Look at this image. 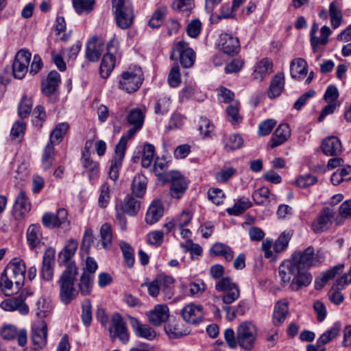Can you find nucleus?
Wrapping results in <instances>:
<instances>
[{"instance_id":"obj_1","label":"nucleus","mask_w":351,"mask_h":351,"mask_svg":"<svg viewBox=\"0 0 351 351\" xmlns=\"http://www.w3.org/2000/svg\"><path fill=\"white\" fill-rule=\"evenodd\" d=\"M77 246L76 240L70 239L58 254L59 264L65 265V269L58 280L60 300L65 305L69 304L78 295V291L75 287L78 269L75 262L70 261L75 255Z\"/></svg>"},{"instance_id":"obj_2","label":"nucleus","mask_w":351,"mask_h":351,"mask_svg":"<svg viewBox=\"0 0 351 351\" xmlns=\"http://www.w3.org/2000/svg\"><path fill=\"white\" fill-rule=\"evenodd\" d=\"M278 275L282 285H289L293 291L307 287L313 280L311 273L300 268L291 257L280 265Z\"/></svg>"},{"instance_id":"obj_3","label":"nucleus","mask_w":351,"mask_h":351,"mask_svg":"<svg viewBox=\"0 0 351 351\" xmlns=\"http://www.w3.org/2000/svg\"><path fill=\"white\" fill-rule=\"evenodd\" d=\"M325 257V252L322 249L315 252L313 246H308L302 251H295L291 255L297 265L306 271H308L311 267L320 265Z\"/></svg>"},{"instance_id":"obj_4","label":"nucleus","mask_w":351,"mask_h":351,"mask_svg":"<svg viewBox=\"0 0 351 351\" xmlns=\"http://www.w3.org/2000/svg\"><path fill=\"white\" fill-rule=\"evenodd\" d=\"M112 3L117 25L123 29L129 28L134 16L132 3L126 0H112Z\"/></svg>"},{"instance_id":"obj_5","label":"nucleus","mask_w":351,"mask_h":351,"mask_svg":"<svg viewBox=\"0 0 351 351\" xmlns=\"http://www.w3.org/2000/svg\"><path fill=\"white\" fill-rule=\"evenodd\" d=\"M143 81V73L139 66H134L121 73L119 81V88L128 93L139 89Z\"/></svg>"},{"instance_id":"obj_6","label":"nucleus","mask_w":351,"mask_h":351,"mask_svg":"<svg viewBox=\"0 0 351 351\" xmlns=\"http://www.w3.org/2000/svg\"><path fill=\"white\" fill-rule=\"evenodd\" d=\"M195 53L193 49L189 47V44L180 40L171 49L170 59L178 60L179 59L183 68L189 69L194 65L195 61Z\"/></svg>"},{"instance_id":"obj_7","label":"nucleus","mask_w":351,"mask_h":351,"mask_svg":"<svg viewBox=\"0 0 351 351\" xmlns=\"http://www.w3.org/2000/svg\"><path fill=\"white\" fill-rule=\"evenodd\" d=\"M238 345L243 350L253 349L257 337L256 326L250 322L241 323L237 329Z\"/></svg>"},{"instance_id":"obj_8","label":"nucleus","mask_w":351,"mask_h":351,"mask_svg":"<svg viewBox=\"0 0 351 351\" xmlns=\"http://www.w3.org/2000/svg\"><path fill=\"white\" fill-rule=\"evenodd\" d=\"M217 291L224 292L222 301L225 304H230L240 296V290L237 284L232 282L230 277H224L215 284Z\"/></svg>"},{"instance_id":"obj_9","label":"nucleus","mask_w":351,"mask_h":351,"mask_svg":"<svg viewBox=\"0 0 351 351\" xmlns=\"http://www.w3.org/2000/svg\"><path fill=\"white\" fill-rule=\"evenodd\" d=\"M32 54L25 49H21L16 54L12 64V75L15 78L23 79L28 71Z\"/></svg>"},{"instance_id":"obj_10","label":"nucleus","mask_w":351,"mask_h":351,"mask_svg":"<svg viewBox=\"0 0 351 351\" xmlns=\"http://www.w3.org/2000/svg\"><path fill=\"white\" fill-rule=\"evenodd\" d=\"M112 326L109 329L112 339L118 338L123 343L128 342L130 335L122 316L119 313H114L111 318Z\"/></svg>"},{"instance_id":"obj_11","label":"nucleus","mask_w":351,"mask_h":351,"mask_svg":"<svg viewBox=\"0 0 351 351\" xmlns=\"http://www.w3.org/2000/svg\"><path fill=\"white\" fill-rule=\"evenodd\" d=\"M41 221L47 228L54 229L60 228L62 225L69 224L68 221V213L64 208H60L57 213H45Z\"/></svg>"},{"instance_id":"obj_12","label":"nucleus","mask_w":351,"mask_h":351,"mask_svg":"<svg viewBox=\"0 0 351 351\" xmlns=\"http://www.w3.org/2000/svg\"><path fill=\"white\" fill-rule=\"evenodd\" d=\"M31 339L35 349L44 348L47 341V326L45 321L39 320L32 327Z\"/></svg>"},{"instance_id":"obj_13","label":"nucleus","mask_w":351,"mask_h":351,"mask_svg":"<svg viewBox=\"0 0 351 351\" xmlns=\"http://www.w3.org/2000/svg\"><path fill=\"white\" fill-rule=\"evenodd\" d=\"M125 141H119L115 147L114 159L112 160L108 172L109 178L115 181L119 178V169L122 166L123 160L125 153Z\"/></svg>"},{"instance_id":"obj_14","label":"nucleus","mask_w":351,"mask_h":351,"mask_svg":"<svg viewBox=\"0 0 351 351\" xmlns=\"http://www.w3.org/2000/svg\"><path fill=\"white\" fill-rule=\"evenodd\" d=\"M181 314L186 322L193 325H197L201 323L204 316L202 306L193 303L186 305L182 309Z\"/></svg>"},{"instance_id":"obj_15","label":"nucleus","mask_w":351,"mask_h":351,"mask_svg":"<svg viewBox=\"0 0 351 351\" xmlns=\"http://www.w3.org/2000/svg\"><path fill=\"white\" fill-rule=\"evenodd\" d=\"M334 217V210L330 208H324L312 224L313 231L320 233L327 230L332 225Z\"/></svg>"},{"instance_id":"obj_16","label":"nucleus","mask_w":351,"mask_h":351,"mask_svg":"<svg viewBox=\"0 0 351 351\" xmlns=\"http://www.w3.org/2000/svg\"><path fill=\"white\" fill-rule=\"evenodd\" d=\"M31 210V204L25 192L21 190L13 206L12 215L16 220L23 219Z\"/></svg>"},{"instance_id":"obj_17","label":"nucleus","mask_w":351,"mask_h":351,"mask_svg":"<svg viewBox=\"0 0 351 351\" xmlns=\"http://www.w3.org/2000/svg\"><path fill=\"white\" fill-rule=\"evenodd\" d=\"M81 162L84 169L83 173L86 174L90 182L95 181L99 176V164L94 161L90 156L88 151L84 152L81 158Z\"/></svg>"},{"instance_id":"obj_18","label":"nucleus","mask_w":351,"mask_h":351,"mask_svg":"<svg viewBox=\"0 0 351 351\" xmlns=\"http://www.w3.org/2000/svg\"><path fill=\"white\" fill-rule=\"evenodd\" d=\"M318 25L316 23H314L312 25L310 35V41L314 53L317 51V47L319 45H325L327 44L328 41V37L331 34L330 28L328 26L324 25L320 29V37H317L316 33Z\"/></svg>"},{"instance_id":"obj_19","label":"nucleus","mask_w":351,"mask_h":351,"mask_svg":"<svg viewBox=\"0 0 351 351\" xmlns=\"http://www.w3.org/2000/svg\"><path fill=\"white\" fill-rule=\"evenodd\" d=\"M219 45L222 51L228 55L236 54L240 50L239 38L227 33L220 35Z\"/></svg>"},{"instance_id":"obj_20","label":"nucleus","mask_w":351,"mask_h":351,"mask_svg":"<svg viewBox=\"0 0 351 351\" xmlns=\"http://www.w3.org/2000/svg\"><path fill=\"white\" fill-rule=\"evenodd\" d=\"M1 337L6 340H12L17 338L18 344L20 346H24L27 343V335L25 329H21L19 332L16 328L13 325H5L1 330Z\"/></svg>"},{"instance_id":"obj_21","label":"nucleus","mask_w":351,"mask_h":351,"mask_svg":"<svg viewBox=\"0 0 351 351\" xmlns=\"http://www.w3.org/2000/svg\"><path fill=\"white\" fill-rule=\"evenodd\" d=\"M169 193L172 197L180 199L187 189L186 179L178 172H174L171 177Z\"/></svg>"},{"instance_id":"obj_22","label":"nucleus","mask_w":351,"mask_h":351,"mask_svg":"<svg viewBox=\"0 0 351 351\" xmlns=\"http://www.w3.org/2000/svg\"><path fill=\"white\" fill-rule=\"evenodd\" d=\"M322 152L327 156H337L342 152V145L340 140L335 136L326 137L321 145Z\"/></svg>"},{"instance_id":"obj_23","label":"nucleus","mask_w":351,"mask_h":351,"mask_svg":"<svg viewBox=\"0 0 351 351\" xmlns=\"http://www.w3.org/2000/svg\"><path fill=\"white\" fill-rule=\"evenodd\" d=\"M128 319L130 326L137 337L147 340H153L156 337L155 331L149 326L141 324L138 319L130 315H128Z\"/></svg>"},{"instance_id":"obj_24","label":"nucleus","mask_w":351,"mask_h":351,"mask_svg":"<svg viewBox=\"0 0 351 351\" xmlns=\"http://www.w3.org/2000/svg\"><path fill=\"white\" fill-rule=\"evenodd\" d=\"M55 263V250L47 249L43 255L42 277L44 280L49 281L53 276V265Z\"/></svg>"},{"instance_id":"obj_25","label":"nucleus","mask_w":351,"mask_h":351,"mask_svg":"<svg viewBox=\"0 0 351 351\" xmlns=\"http://www.w3.org/2000/svg\"><path fill=\"white\" fill-rule=\"evenodd\" d=\"M104 49V43L96 36H93L86 44V58L90 62L97 61L101 57Z\"/></svg>"},{"instance_id":"obj_26","label":"nucleus","mask_w":351,"mask_h":351,"mask_svg":"<svg viewBox=\"0 0 351 351\" xmlns=\"http://www.w3.org/2000/svg\"><path fill=\"white\" fill-rule=\"evenodd\" d=\"M289 315V302L286 299H282L276 302L274 306L272 323L274 326H281Z\"/></svg>"},{"instance_id":"obj_27","label":"nucleus","mask_w":351,"mask_h":351,"mask_svg":"<svg viewBox=\"0 0 351 351\" xmlns=\"http://www.w3.org/2000/svg\"><path fill=\"white\" fill-rule=\"evenodd\" d=\"M169 308L165 304H157L148 314L149 321L154 326H159L169 318Z\"/></svg>"},{"instance_id":"obj_28","label":"nucleus","mask_w":351,"mask_h":351,"mask_svg":"<svg viewBox=\"0 0 351 351\" xmlns=\"http://www.w3.org/2000/svg\"><path fill=\"white\" fill-rule=\"evenodd\" d=\"M0 307L7 311H18L23 315H25L29 312V308L22 297H15L5 300L0 304Z\"/></svg>"},{"instance_id":"obj_29","label":"nucleus","mask_w":351,"mask_h":351,"mask_svg":"<svg viewBox=\"0 0 351 351\" xmlns=\"http://www.w3.org/2000/svg\"><path fill=\"white\" fill-rule=\"evenodd\" d=\"M60 82V74L56 71H51L45 80L42 82L41 88L42 92L46 96H50L53 94Z\"/></svg>"},{"instance_id":"obj_30","label":"nucleus","mask_w":351,"mask_h":351,"mask_svg":"<svg viewBox=\"0 0 351 351\" xmlns=\"http://www.w3.org/2000/svg\"><path fill=\"white\" fill-rule=\"evenodd\" d=\"M291 136V130L288 124H280L276 128L270 140V147L275 148L285 143Z\"/></svg>"},{"instance_id":"obj_31","label":"nucleus","mask_w":351,"mask_h":351,"mask_svg":"<svg viewBox=\"0 0 351 351\" xmlns=\"http://www.w3.org/2000/svg\"><path fill=\"white\" fill-rule=\"evenodd\" d=\"M4 269L14 276V277L17 278L19 281L25 282L26 266L23 260L14 258L7 265Z\"/></svg>"},{"instance_id":"obj_32","label":"nucleus","mask_w":351,"mask_h":351,"mask_svg":"<svg viewBox=\"0 0 351 351\" xmlns=\"http://www.w3.org/2000/svg\"><path fill=\"white\" fill-rule=\"evenodd\" d=\"M27 242L30 250L37 247L41 243L43 234L41 226L38 223L31 224L26 232Z\"/></svg>"},{"instance_id":"obj_33","label":"nucleus","mask_w":351,"mask_h":351,"mask_svg":"<svg viewBox=\"0 0 351 351\" xmlns=\"http://www.w3.org/2000/svg\"><path fill=\"white\" fill-rule=\"evenodd\" d=\"M164 207L160 200H155L149 206L146 215L145 221L147 224L152 225L156 223L163 215Z\"/></svg>"},{"instance_id":"obj_34","label":"nucleus","mask_w":351,"mask_h":351,"mask_svg":"<svg viewBox=\"0 0 351 351\" xmlns=\"http://www.w3.org/2000/svg\"><path fill=\"white\" fill-rule=\"evenodd\" d=\"M307 63L301 58L293 59L290 64L291 75L294 79H302L307 74Z\"/></svg>"},{"instance_id":"obj_35","label":"nucleus","mask_w":351,"mask_h":351,"mask_svg":"<svg viewBox=\"0 0 351 351\" xmlns=\"http://www.w3.org/2000/svg\"><path fill=\"white\" fill-rule=\"evenodd\" d=\"M285 77L282 73H278L272 79L269 90L268 97L269 98H276L280 95L284 90Z\"/></svg>"},{"instance_id":"obj_36","label":"nucleus","mask_w":351,"mask_h":351,"mask_svg":"<svg viewBox=\"0 0 351 351\" xmlns=\"http://www.w3.org/2000/svg\"><path fill=\"white\" fill-rule=\"evenodd\" d=\"M272 66L273 64L271 60L263 58L256 64L253 73V78L262 81L267 74L272 72Z\"/></svg>"},{"instance_id":"obj_37","label":"nucleus","mask_w":351,"mask_h":351,"mask_svg":"<svg viewBox=\"0 0 351 351\" xmlns=\"http://www.w3.org/2000/svg\"><path fill=\"white\" fill-rule=\"evenodd\" d=\"M147 184V178L143 174L137 173L134 176L132 184V193L138 197H143L146 191Z\"/></svg>"},{"instance_id":"obj_38","label":"nucleus","mask_w":351,"mask_h":351,"mask_svg":"<svg viewBox=\"0 0 351 351\" xmlns=\"http://www.w3.org/2000/svg\"><path fill=\"white\" fill-rule=\"evenodd\" d=\"M341 330V324L339 322H336L333 326L325 332H324L318 339L317 344L318 346L324 347L325 345L328 344L335 339L339 334Z\"/></svg>"},{"instance_id":"obj_39","label":"nucleus","mask_w":351,"mask_h":351,"mask_svg":"<svg viewBox=\"0 0 351 351\" xmlns=\"http://www.w3.org/2000/svg\"><path fill=\"white\" fill-rule=\"evenodd\" d=\"M160 290L164 295V299H171L174 295L175 280L172 277L165 275H160Z\"/></svg>"},{"instance_id":"obj_40","label":"nucleus","mask_w":351,"mask_h":351,"mask_svg":"<svg viewBox=\"0 0 351 351\" xmlns=\"http://www.w3.org/2000/svg\"><path fill=\"white\" fill-rule=\"evenodd\" d=\"M93 282L94 276H92L91 274L90 276L88 273H82L77 285L79 290L76 289L75 290L78 291V293L80 292L82 295H88L92 292Z\"/></svg>"},{"instance_id":"obj_41","label":"nucleus","mask_w":351,"mask_h":351,"mask_svg":"<svg viewBox=\"0 0 351 351\" xmlns=\"http://www.w3.org/2000/svg\"><path fill=\"white\" fill-rule=\"evenodd\" d=\"M69 128V125L67 123H60L58 124L54 130L51 132L50 140L48 143L51 145L59 144L64 136L66 134Z\"/></svg>"},{"instance_id":"obj_42","label":"nucleus","mask_w":351,"mask_h":351,"mask_svg":"<svg viewBox=\"0 0 351 351\" xmlns=\"http://www.w3.org/2000/svg\"><path fill=\"white\" fill-rule=\"evenodd\" d=\"M141 207V203L132 196L128 195L125 196L122 205L123 211L130 216L136 215Z\"/></svg>"},{"instance_id":"obj_43","label":"nucleus","mask_w":351,"mask_h":351,"mask_svg":"<svg viewBox=\"0 0 351 351\" xmlns=\"http://www.w3.org/2000/svg\"><path fill=\"white\" fill-rule=\"evenodd\" d=\"M116 58L114 56L105 54L100 65V75L103 78H107L115 66Z\"/></svg>"},{"instance_id":"obj_44","label":"nucleus","mask_w":351,"mask_h":351,"mask_svg":"<svg viewBox=\"0 0 351 351\" xmlns=\"http://www.w3.org/2000/svg\"><path fill=\"white\" fill-rule=\"evenodd\" d=\"M210 253L214 256H223L227 261H232L234 256V252L231 248L221 243L214 244L210 249Z\"/></svg>"},{"instance_id":"obj_45","label":"nucleus","mask_w":351,"mask_h":351,"mask_svg":"<svg viewBox=\"0 0 351 351\" xmlns=\"http://www.w3.org/2000/svg\"><path fill=\"white\" fill-rule=\"evenodd\" d=\"M171 104L172 101L169 96H160L155 103L154 112L158 115H165L169 111Z\"/></svg>"},{"instance_id":"obj_46","label":"nucleus","mask_w":351,"mask_h":351,"mask_svg":"<svg viewBox=\"0 0 351 351\" xmlns=\"http://www.w3.org/2000/svg\"><path fill=\"white\" fill-rule=\"evenodd\" d=\"M145 119V114L143 110L136 108L132 109L127 116L128 123L132 126H136L142 128Z\"/></svg>"},{"instance_id":"obj_47","label":"nucleus","mask_w":351,"mask_h":351,"mask_svg":"<svg viewBox=\"0 0 351 351\" xmlns=\"http://www.w3.org/2000/svg\"><path fill=\"white\" fill-rule=\"evenodd\" d=\"M54 147L50 143H47L45 146L42 156V167L44 170H49L54 161Z\"/></svg>"},{"instance_id":"obj_48","label":"nucleus","mask_w":351,"mask_h":351,"mask_svg":"<svg viewBox=\"0 0 351 351\" xmlns=\"http://www.w3.org/2000/svg\"><path fill=\"white\" fill-rule=\"evenodd\" d=\"M251 206L252 202L248 198L241 197L233 207L227 209V213L230 215H239Z\"/></svg>"},{"instance_id":"obj_49","label":"nucleus","mask_w":351,"mask_h":351,"mask_svg":"<svg viewBox=\"0 0 351 351\" xmlns=\"http://www.w3.org/2000/svg\"><path fill=\"white\" fill-rule=\"evenodd\" d=\"M180 326L179 323H169L165 326V330L170 338L177 339L186 336L189 333V331L183 330Z\"/></svg>"},{"instance_id":"obj_50","label":"nucleus","mask_w":351,"mask_h":351,"mask_svg":"<svg viewBox=\"0 0 351 351\" xmlns=\"http://www.w3.org/2000/svg\"><path fill=\"white\" fill-rule=\"evenodd\" d=\"M101 245L105 249H110L112 245V234L109 223H104L100 228Z\"/></svg>"},{"instance_id":"obj_51","label":"nucleus","mask_w":351,"mask_h":351,"mask_svg":"<svg viewBox=\"0 0 351 351\" xmlns=\"http://www.w3.org/2000/svg\"><path fill=\"white\" fill-rule=\"evenodd\" d=\"M329 16L332 27L335 29L340 26L342 21V13L336 5L335 1L330 3L329 6Z\"/></svg>"},{"instance_id":"obj_52","label":"nucleus","mask_w":351,"mask_h":351,"mask_svg":"<svg viewBox=\"0 0 351 351\" xmlns=\"http://www.w3.org/2000/svg\"><path fill=\"white\" fill-rule=\"evenodd\" d=\"M239 106L236 101L230 104L226 108V112L228 121L233 125L237 124L242 121V117L239 113Z\"/></svg>"},{"instance_id":"obj_53","label":"nucleus","mask_w":351,"mask_h":351,"mask_svg":"<svg viewBox=\"0 0 351 351\" xmlns=\"http://www.w3.org/2000/svg\"><path fill=\"white\" fill-rule=\"evenodd\" d=\"M155 154V147L150 143H146L143 150L141 164L143 167L147 168L152 163Z\"/></svg>"},{"instance_id":"obj_54","label":"nucleus","mask_w":351,"mask_h":351,"mask_svg":"<svg viewBox=\"0 0 351 351\" xmlns=\"http://www.w3.org/2000/svg\"><path fill=\"white\" fill-rule=\"evenodd\" d=\"M243 145V139L239 134H230L225 136L224 146L227 150H234L239 149Z\"/></svg>"},{"instance_id":"obj_55","label":"nucleus","mask_w":351,"mask_h":351,"mask_svg":"<svg viewBox=\"0 0 351 351\" xmlns=\"http://www.w3.org/2000/svg\"><path fill=\"white\" fill-rule=\"evenodd\" d=\"M0 290L5 295H10L19 291H15V284L13 283L3 273L0 276Z\"/></svg>"},{"instance_id":"obj_56","label":"nucleus","mask_w":351,"mask_h":351,"mask_svg":"<svg viewBox=\"0 0 351 351\" xmlns=\"http://www.w3.org/2000/svg\"><path fill=\"white\" fill-rule=\"evenodd\" d=\"M92 306L89 299L83 301L82 304V320L85 326H89L92 322Z\"/></svg>"},{"instance_id":"obj_57","label":"nucleus","mask_w":351,"mask_h":351,"mask_svg":"<svg viewBox=\"0 0 351 351\" xmlns=\"http://www.w3.org/2000/svg\"><path fill=\"white\" fill-rule=\"evenodd\" d=\"M32 101L31 98L23 96L18 106V114L21 119L28 117L32 111Z\"/></svg>"},{"instance_id":"obj_58","label":"nucleus","mask_w":351,"mask_h":351,"mask_svg":"<svg viewBox=\"0 0 351 351\" xmlns=\"http://www.w3.org/2000/svg\"><path fill=\"white\" fill-rule=\"evenodd\" d=\"M73 5L78 14L89 12L93 8L94 0H72Z\"/></svg>"},{"instance_id":"obj_59","label":"nucleus","mask_w":351,"mask_h":351,"mask_svg":"<svg viewBox=\"0 0 351 351\" xmlns=\"http://www.w3.org/2000/svg\"><path fill=\"white\" fill-rule=\"evenodd\" d=\"M110 199V185L107 182H104L101 186L100 195L98 199L99 206L102 208H106Z\"/></svg>"},{"instance_id":"obj_60","label":"nucleus","mask_w":351,"mask_h":351,"mask_svg":"<svg viewBox=\"0 0 351 351\" xmlns=\"http://www.w3.org/2000/svg\"><path fill=\"white\" fill-rule=\"evenodd\" d=\"M165 15V8L157 9L149 21V25L153 29L159 27L162 24Z\"/></svg>"},{"instance_id":"obj_61","label":"nucleus","mask_w":351,"mask_h":351,"mask_svg":"<svg viewBox=\"0 0 351 351\" xmlns=\"http://www.w3.org/2000/svg\"><path fill=\"white\" fill-rule=\"evenodd\" d=\"M168 83L172 88L178 87L181 83V76L178 64H174L168 75Z\"/></svg>"},{"instance_id":"obj_62","label":"nucleus","mask_w":351,"mask_h":351,"mask_svg":"<svg viewBox=\"0 0 351 351\" xmlns=\"http://www.w3.org/2000/svg\"><path fill=\"white\" fill-rule=\"evenodd\" d=\"M290 239L289 233L282 232L274 243V250L277 253L284 251L287 248Z\"/></svg>"},{"instance_id":"obj_63","label":"nucleus","mask_w":351,"mask_h":351,"mask_svg":"<svg viewBox=\"0 0 351 351\" xmlns=\"http://www.w3.org/2000/svg\"><path fill=\"white\" fill-rule=\"evenodd\" d=\"M125 261L129 267H132L134 263V251L127 243L122 242L120 245Z\"/></svg>"},{"instance_id":"obj_64","label":"nucleus","mask_w":351,"mask_h":351,"mask_svg":"<svg viewBox=\"0 0 351 351\" xmlns=\"http://www.w3.org/2000/svg\"><path fill=\"white\" fill-rule=\"evenodd\" d=\"M237 172V169L234 167L223 168L216 173L215 178L218 182H226L234 176Z\"/></svg>"}]
</instances>
